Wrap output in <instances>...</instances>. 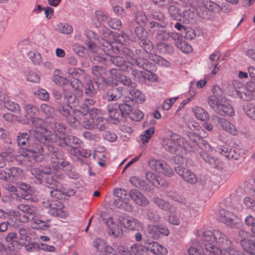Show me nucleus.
I'll use <instances>...</instances> for the list:
<instances>
[{
	"instance_id": "2eb2a0df",
	"label": "nucleus",
	"mask_w": 255,
	"mask_h": 255,
	"mask_svg": "<svg viewBox=\"0 0 255 255\" xmlns=\"http://www.w3.org/2000/svg\"><path fill=\"white\" fill-rule=\"evenodd\" d=\"M110 73L111 77L108 78L106 81V83L108 85L117 86L119 82L125 86H129L131 85L132 82L130 79L126 76L121 75L119 70L112 69L110 70Z\"/></svg>"
},
{
	"instance_id": "9b49d317",
	"label": "nucleus",
	"mask_w": 255,
	"mask_h": 255,
	"mask_svg": "<svg viewBox=\"0 0 255 255\" xmlns=\"http://www.w3.org/2000/svg\"><path fill=\"white\" fill-rule=\"evenodd\" d=\"M54 133L51 134L48 136L47 143L43 144L44 145H54V144L59 145V141L61 139H65L67 136L66 134V126L61 123H55L54 124L53 128Z\"/></svg>"
},
{
	"instance_id": "6e6d98bb",
	"label": "nucleus",
	"mask_w": 255,
	"mask_h": 255,
	"mask_svg": "<svg viewBox=\"0 0 255 255\" xmlns=\"http://www.w3.org/2000/svg\"><path fill=\"white\" fill-rule=\"evenodd\" d=\"M141 47L147 52L151 54L153 50V45L152 43L147 38H145L144 40L140 41Z\"/></svg>"
},
{
	"instance_id": "e2e57ef3",
	"label": "nucleus",
	"mask_w": 255,
	"mask_h": 255,
	"mask_svg": "<svg viewBox=\"0 0 255 255\" xmlns=\"http://www.w3.org/2000/svg\"><path fill=\"white\" fill-rule=\"evenodd\" d=\"M12 215L15 216H18V220L21 222H27L30 220L33 219L34 215L30 216L29 215L24 213H19L16 211H13Z\"/></svg>"
},
{
	"instance_id": "a878e982",
	"label": "nucleus",
	"mask_w": 255,
	"mask_h": 255,
	"mask_svg": "<svg viewBox=\"0 0 255 255\" xmlns=\"http://www.w3.org/2000/svg\"><path fill=\"white\" fill-rule=\"evenodd\" d=\"M6 170L9 171V182H13L21 180L24 176L23 171L19 168L14 167L6 168Z\"/></svg>"
},
{
	"instance_id": "a19ab883",
	"label": "nucleus",
	"mask_w": 255,
	"mask_h": 255,
	"mask_svg": "<svg viewBox=\"0 0 255 255\" xmlns=\"http://www.w3.org/2000/svg\"><path fill=\"white\" fill-rule=\"evenodd\" d=\"M129 94L132 97V100L138 104L142 103L145 100V97L139 90L135 89H130Z\"/></svg>"
},
{
	"instance_id": "f8f14e48",
	"label": "nucleus",
	"mask_w": 255,
	"mask_h": 255,
	"mask_svg": "<svg viewBox=\"0 0 255 255\" xmlns=\"http://www.w3.org/2000/svg\"><path fill=\"white\" fill-rule=\"evenodd\" d=\"M29 135L27 133H19L17 137L18 145L23 149H26V152L21 153L24 157L28 156L30 153H41L44 151V147L38 145L35 149L28 148L29 147Z\"/></svg>"
},
{
	"instance_id": "3c124183",
	"label": "nucleus",
	"mask_w": 255,
	"mask_h": 255,
	"mask_svg": "<svg viewBox=\"0 0 255 255\" xmlns=\"http://www.w3.org/2000/svg\"><path fill=\"white\" fill-rule=\"evenodd\" d=\"M118 108L120 110L122 117H126L127 115H131L132 113V107L127 104H121L118 105Z\"/></svg>"
},
{
	"instance_id": "473e14b6",
	"label": "nucleus",
	"mask_w": 255,
	"mask_h": 255,
	"mask_svg": "<svg viewBox=\"0 0 255 255\" xmlns=\"http://www.w3.org/2000/svg\"><path fill=\"white\" fill-rule=\"evenodd\" d=\"M17 239V234L15 233H9L6 237L5 240L7 242L9 243L7 247L4 248L7 254H12L15 250L14 247L12 245L14 240Z\"/></svg>"
},
{
	"instance_id": "6e6552de",
	"label": "nucleus",
	"mask_w": 255,
	"mask_h": 255,
	"mask_svg": "<svg viewBox=\"0 0 255 255\" xmlns=\"http://www.w3.org/2000/svg\"><path fill=\"white\" fill-rule=\"evenodd\" d=\"M46 148L48 151L47 157L51 163L52 169H62L69 165L68 162L63 159L62 153L58 151L57 148L54 145H44V150Z\"/></svg>"
},
{
	"instance_id": "aec40b11",
	"label": "nucleus",
	"mask_w": 255,
	"mask_h": 255,
	"mask_svg": "<svg viewBox=\"0 0 255 255\" xmlns=\"http://www.w3.org/2000/svg\"><path fill=\"white\" fill-rule=\"evenodd\" d=\"M146 179L153 185L158 188H165L167 186V182L161 177L151 171L145 173Z\"/></svg>"
},
{
	"instance_id": "603ef678",
	"label": "nucleus",
	"mask_w": 255,
	"mask_h": 255,
	"mask_svg": "<svg viewBox=\"0 0 255 255\" xmlns=\"http://www.w3.org/2000/svg\"><path fill=\"white\" fill-rule=\"evenodd\" d=\"M40 109L46 118H50L53 116L54 110L52 107L46 104H42L40 106Z\"/></svg>"
},
{
	"instance_id": "39448f33",
	"label": "nucleus",
	"mask_w": 255,
	"mask_h": 255,
	"mask_svg": "<svg viewBox=\"0 0 255 255\" xmlns=\"http://www.w3.org/2000/svg\"><path fill=\"white\" fill-rule=\"evenodd\" d=\"M127 52V58L128 60L131 59L130 63H132L131 74L139 82H143L146 79H150V75L153 78L154 80L156 79V76L154 75L147 69L148 66V61L146 59H143L141 57L133 59L131 58V52L128 49L126 48L125 52Z\"/></svg>"
},
{
	"instance_id": "7c9ffc66",
	"label": "nucleus",
	"mask_w": 255,
	"mask_h": 255,
	"mask_svg": "<svg viewBox=\"0 0 255 255\" xmlns=\"http://www.w3.org/2000/svg\"><path fill=\"white\" fill-rule=\"evenodd\" d=\"M17 186L19 189L23 191L21 195H19L18 193H16L18 196L21 197L26 200H29L32 198L30 193L31 190L29 185L24 183L20 182L17 184Z\"/></svg>"
},
{
	"instance_id": "20e7f679",
	"label": "nucleus",
	"mask_w": 255,
	"mask_h": 255,
	"mask_svg": "<svg viewBox=\"0 0 255 255\" xmlns=\"http://www.w3.org/2000/svg\"><path fill=\"white\" fill-rule=\"evenodd\" d=\"M162 145L166 150L175 155L173 160L176 164H181L186 160L184 157L186 154L184 139L179 135L172 133L170 137L164 138Z\"/></svg>"
},
{
	"instance_id": "5701e85b",
	"label": "nucleus",
	"mask_w": 255,
	"mask_h": 255,
	"mask_svg": "<svg viewBox=\"0 0 255 255\" xmlns=\"http://www.w3.org/2000/svg\"><path fill=\"white\" fill-rule=\"evenodd\" d=\"M146 249L147 255H148V252L156 255H165L167 253V250L165 248L155 242L148 243L146 245Z\"/></svg>"
},
{
	"instance_id": "864d4df0",
	"label": "nucleus",
	"mask_w": 255,
	"mask_h": 255,
	"mask_svg": "<svg viewBox=\"0 0 255 255\" xmlns=\"http://www.w3.org/2000/svg\"><path fill=\"white\" fill-rule=\"evenodd\" d=\"M146 218L153 222H158L161 220L160 215L156 211L148 210L145 214Z\"/></svg>"
},
{
	"instance_id": "13d9d810",
	"label": "nucleus",
	"mask_w": 255,
	"mask_h": 255,
	"mask_svg": "<svg viewBox=\"0 0 255 255\" xmlns=\"http://www.w3.org/2000/svg\"><path fill=\"white\" fill-rule=\"evenodd\" d=\"M94 247L100 252H102L107 246L106 242L101 238H97L93 242Z\"/></svg>"
},
{
	"instance_id": "9d476101",
	"label": "nucleus",
	"mask_w": 255,
	"mask_h": 255,
	"mask_svg": "<svg viewBox=\"0 0 255 255\" xmlns=\"http://www.w3.org/2000/svg\"><path fill=\"white\" fill-rule=\"evenodd\" d=\"M30 121H31L33 126L36 128L35 130L36 138L42 144L47 143L48 136L51 131H49L46 128L43 120L36 117H33Z\"/></svg>"
},
{
	"instance_id": "f03ea898",
	"label": "nucleus",
	"mask_w": 255,
	"mask_h": 255,
	"mask_svg": "<svg viewBox=\"0 0 255 255\" xmlns=\"http://www.w3.org/2000/svg\"><path fill=\"white\" fill-rule=\"evenodd\" d=\"M82 109L73 110L69 105H65L61 110V114L65 117L68 124L72 127L77 128L82 124L85 128H94L95 119H97L100 111L94 109L88 113L87 105Z\"/></svg>"
},
{
	"instance_id": "4468645a",
	"label": "nucleus",
	"mask_w": 255,
	"mask_h": 255,
	"mask_svg": "<svg viewBox=\"0 0 255 255\" xmlns=\"http://www.w3.org/2000/svg\"><path fill=\"white\" fill-rule=\"evenodd\" d=\"M46 204L45 207L48 208V213L50 215L62 218H65L68 215V213L64 210L63 204L59 201L53 200L48 202H44Z\"/></svg>"
},
{
	"instance_id": "c03bdc74",
	"label": "nucleus",
	"mask_w": 255,
	"mask_h": 255,
	"mask_svg": "<svg viewBox=\"0 0 255 255\" xmlns=\"http://www.w3.org/2000/svg\"><path fill=\"white\" fill-rule=\"evenodd\" d=\"M130 250L134 255H147L146 246L134 244L131 246Z\"/></svg>"
},
{
	"instance_id": "bf43d9fd",
	"label": "nucleus",
	"mask_w": 255,
	"mask_h": 255,
	"mask_svg": "<svg viewBox=\"0 0 255 255\" xmlns=\"http://www.w3.org/2000/svg\"><path fill=\"white\" fill-rule=\"evenodd\" d=\"M135 33L140 41L148 37V32L141 26H137L135 29Z\"/></svg>"
},
{
	"instance_id": "79ce46f5",
	"label": "nucleus",
	"mask_w": 255,
	"mask_h": 255,
	"mask_svg": "<svg viewBox=\"0 0 255 255\" xmlns=\"http://www.w3.org/2000/svg\"><path fill=\"white\" fill-rule=\"evenodd\" d=\"M243 109L248 118L255 121V104H247L244 105Z\"/></svg>"
},
{
	"instance_id": "8fccbe9b",
	"label": "nucleus",
	"mask_w": 255,
	"mask_h": 255,
	"mask_svg": "<svg viewBox=\"0 0 255 255\" xmlns=\"http://www.w3.org/2000/svg\"><path fill=\"white\" fill-rule=\"evenodd\" d=\"M18 210L22 213L29 215L30 216L34 215L36 213V209L33 207H30L28 205L20 204L18 206Z\"/></svg>"
},
{
	"instance_id": "0e129e2a",
	"label": "nucleus",
	"mask_w": 255,
	"mask_h": 255,
	"mask_svg": "<svg viewBox=\"0 0 255 255\" xmlns=\"http://www.w3.org/2000/svg\"><path fill=\"white\" fill-rule=\"evenodd\" d=\"M157 49L162 53H172L173 52L172 47L164 42H158L156 45Z\"/></svg>"
},
{
	"instance_id": "72a5a7b5",
	"label": "nucleus",
	"mask_w": 255,
	"mask_h": 255,
	"mask_svg": "<svg viewBox=\"0 0 255 255\" xmlns=\"http://www.w3.org/2000/svg\"><path fill=\"white\" fill-rule=\"evenodd\" d=\"M200 155L206 162L211 165L213 167L218 168L221 166V162L220 160L210 156L205 151H201Z\"/></svg>"
},
{
	"instance_id": "49530a36",
	"label": "nucleus",
	"mask_w": 255,
	"mask_h": 255,
	"mask_svg": "<svg viewBox=\"0 0 255 255\" xmlns=\"http://www.w3.org/2000/svg\"><path fill=\"white\" fill-rule=\"evenodd\" d=\"M33 94L36 97L42 101H47L49 98L48 92L42 88H38L36 89L33 92Z\"/></svg>"
},
{
	"instance_id": "ddd939ff",
	"label": "nucleus",
	"mask_w": 255,
	"mask_h": 255,
	"mask_svg": "<svg viewBox=\"0 0 255 255\" xmlns=\"http://www.w3.org/2000/svg\"><path fill=\"white\" fill-rule=\"evenodd\" d=\"M204 248L202 249V252L197 244L191 247L188 249L190 255H222V251L214 245L206 243L204 242Z\"/></svg>"
},
{
	"instance_id": "680f3d73",
	"label": "nucleus",
	"mask_w": 255,
	"mask_h": 255,
	"mask_svg": "<svg viewBox=\"0 0 255 255\" xmlns=\"http://www.w3.org/2000/svg\"><path fill=\"white\" fill-rule=\"evenodd\" d=\"M148 58L154 61L155 63H156L157 64L167 67L169 66V62L162 58L161 57L157 56L156 55H150Z\"/></svg>"
},
{
	"instance_id": "b1692460",
	"label": "nucleus",
	"mask_w": 255,
	"mask_h": 255,
	"mask_svg": "<svg viewBox=\"0 0 255 255\" xmlns=\"http://www.w3.org/2000/svg\"><path fill=\"white\" fill-rule=\"evenodd\" d=\"M218 122L223 130L234 135L238 134V131L236 127L230 121L222 118H219Z\"/></svg>"
},
{
	"instance_id": "ea45409f",
	"label": "nucleus",
	"mask_w": 255,
	"mask_h": 255,
	"mask_svg": "<svg viewBox=\"0 0 255 255\" xmlns=\"http://www.w3.org/2000/svg\"><path fill=\"white\" fill-rule=\"evenodd\" d=\"M65 97L67 98V104H65L63 105H62L59 108V111L61 112V110H62L63 106L65 105H69L70 107H71V108L73 109V107L76 108L77 107H78L79 108V106L78 102L79 100L76 98L75 95L70 93L69 95H65Z\"/></svg>"
},
{
	"instance_id": "37998d69",
	"label": "nucleus",
	"mask_w": 255,
	"mask_h": 255,
	"mask_svg": "<svg viewBox=\"0 0 255 255\" xmlns=\"http://www.w3.org/2000/svg\"><path fill=\"white\" fill-rule=\"evenodd\" d=\"M154 131V128L152 127L143 131L142 133L140 135V138L143 144L149 142L150 139L153 135Z\"/></svg>"
},
{
	"instance_id": "09e8293b",
	"label": "nucleus",
	"mask_w": 255,
	"mask_h": 255,
	"mask_svg": "<svg viewBox=\"0 0 255 255\" xmlns=\"http://www.w3.org/2000/svg\"><path fill=\"white\" fill-rule=\"evenodd\" d=\"M163 162L159 160L151 158L148 160V165L152 170L159 172H160L161 166H163Z\"/></svg>"
},
{
	"instance_id": "423d86ee",
	"label": "nucleus",
	"mask_w": 255,
	"mask_h": 255,
	"mask_svg": "<svg viewBox=\"0 0 255 255\" xmlns=\"http://www.w3.org/2000/svg\"><path fill=\"white\" fill-rule=\"evenodd\" d=\"M218 87L214 86L213 88L214 95L209 97L207 102L210 107L215 110L217 113L221 116H228L233 117L235 115V111L229 103L225 98L221 95H215V90Z\"/></svg>"
},
{
	"instance_id": "a18cd8bd",
	"label": "nucleus",
	"mask_w": 255,
	"mask_h": 255,
	"mask_svg": "<svg viewBox=\"0 0 255 255\" xmlns=\"http://www.w3.org/2000/svg\"><path fill=\"white\" fill-rule=\"evenodd\" d=\"M27 55L31 62L35 65H39L42 62V56L37 51H30L28 52Z\"/></svg>"
},
{
	"instance_id": "f704fd0d",
	"label": "nucleus",
	"mask_w": 255,
	"mask_h": 255,
	"mask_svg": "<svg viewBox=\"0 0 255 255\" xmlns=\"http://www.w3.org/2000/svg\"><path fill=\"white\" fill-rule=\"evenodd\" d=\"M0 156L5 163L6 161L12 162L15 159V151L12 147H8L5 151L0 152Z\"/></svg>"
},
{
	"instance_id": "dca6fc26",
	"label": "nucleus",
	"mask_w": 255,
	"mask_h": 255,
	"mask_svg": "<svg viewBox=\"0 0 255 255\" xmlns=\"http://www.w3.org/2000/svg\"><path fill=\"white\" fill-rule=\"evenodd\" d=\"M219 218L221 222L231 227H234L240 222L236 215L225 209L220 211Z\"/></svg>"
},
{
	"instance_id": "774afa93",
	"label": "nucleus",
	"mask_w": 255,
	"mask_h": 255,
	"mask_svg": "<svg viewBox=\"0 0 255 255\" xmlns=\"http://www.w3.org/2000/svg\"><path fill=\"white\" fill-rule=\"evenodd\" d=\"M130 182L138 188L144 187L145 182L144 180L140 179L139 177L137 176H132L129 179Z\"/></svg>"
},
{
	"instance_id": "4d7b16f0",
	"label": "nucleus",
	"mask_w": 255,
	"mask_h": 255,
	"mask_svg": "<svg viewBox=\"0 0 255 255\" xmlns=\"http://www.w3.org/2000/svg\"><path fill=\"white\" fill-rule=\"evenodd\" d=\"M107 22L110 27L118 30L120 29L122 25L121 20L118 18H111L109 17Z\"/></svg>"
},
{
	"instance_id": "4c0bfd02",
	"label": "nucleus",
	"mask_w": 255,
	"mask_h": 255,
	"mask_svg": "<svg viewBox=\"0 0 255 255\" xmlns=\"http://www.w3.org/2000/svg\"><path fill=\"white\" fill-rule=\"evenodd\" d=\"M51 188L53 189V190L50 191V195L52 197L57 199H60L63 197L64 196V187L62 186L61 183L56 184L55 187L52 186Z\"/></svg>"
},
{
	"instance_id": "f257e3e1",
	"label": "nucleus",
	"mask_w": 255,
	"mask_h": 255,
	"mask_svg": "<svg viewBox=\"0 0 255 255\" xmlns=\"http://www.w3.org/2000/svg\"><path fill=\"white\" fill-rule=\"evenodd\" d=\"M127 39V36L123 32H121V34L119 35H114L111 30L106 29L102 35L100 47H98L95 42L90 40L86 43L87 51L90 53H97L102 50L104 52V54L102 56L95 55L94 58L95 62L107 64L110 62L120 67L122 71H129L132 69V63L129 61H125L122 57L115 56L114 54H116L119 51V49L117 47L114 48L113 45L115 42L123 45L125 44Z\"/></svg>"
},
{
	"instance_id": "de8ad7c7",
	"label": "nucleus",
	"mask_w": 255,
	"mask_h": 255,
	"mask_svg": "<svg viewBox=\"0 0 255 255\" xmlns=\"http://www.w3.org/2000/svg\"><path fill=\"white\" fill-rule=\"evenodd\" d=\"M4 105L8 110L13 113H19L21 111L19 105L15 102L10 101L9 99L4 103Z\"/></svg>"
},
{
	"instance_id": "58836bf2",
	"label": "nucleus",
	"mask_w": 255,
	"mask_h": 255,
	"mask_svg": "<svg viewBox=\"0 0 255 255\" xmlns=\"http://www.w3.org/2000/svg\"><path fill=\"white\" fill-rule=\"evenodd\" d=\"M114 205L117 208L127 211H130L132 206L129 204L128 199H117L114 202Z\"/></svg>"
},
{
	"instance_id": "412c9836",
	"label": "nucleus",
	"mask_w": 255,
	"mask_h": 255,
	"mask_svg": "<svg viewBox=\"0 0 255 255\" xmlns=\"http://www.w3.org/2000/svg\"><path fill=\"white\" fill-rule=\"evenodd\" d=\"M239 96L243 100L250 101L255 97V85L254 84H249L244 88L243 91L238 92Z\"/></svg>"
},
{
	"instance_id": "2f4dec72",
	"label": "nucleus",
	"mask_w": 255,
	"mask_h": 255,
	"mask_svg": "<svg viewBox=\"0 0 255 255\" xmlns=\"http://www.w3.org/2000/svg\"><path fill=\"white\" fill-rule=\"evenodd\" d=\"M56 31L63 34H69L73 31V26L66 22H60L56 24L55 27Z\"/></svg>"
},
{
	"instance_id": "f3484780",
	"label": "nucleus",
	"mask_w": 255,
	"mask_h": 255,
	"mask_svg": "<svg viewBox=\"0 0 255 255\" xmlns=\"http://www.w3.org/2000/svg\"><path fill=\"white\" fill-rule=\"evenodd\" d=\"M24 110L26 115L17 117V121L27 125L33 117H36L39 112V109L33 105L28 104L24 106Z\"/></svg>"
},
{
	"instance_id": "a211bd4d",
	"label": "nucleus",
	"mask_w": 255,
	"mask_h": 255,
	"mask_svg": "<svg viewBox=\"0 0 255 255\" xmlns=\"http://www.w3.org/2000/svg\"><path fill=\"white\" fill-rule=\"evenodd\" d=\"M183 163L178 164L175 167L176 173L185 181L191 184H195L197 181V177L196 175L190 170L183 167Z\"/></svg>"
},
{
	"instance_id": "e433bc0d",
	"label": "nucleus",
	"mask_w": 255,
	"mask_h": 255,
	"mask_svg": "<svg viewBox=\"0 0 255 255\" xmlns=\"http://www.w3.org/2000/svg\"><path fill=\"white\" fill-rule=\"evenodd\" d=\"M188 136L190 140L199 148L203 149V146H206L205 141L197 133L191 132Z\"/></svg>"
},
{
	"instance_id": "c756f323",
	"label": "nucleus",
	"mask_w": 255,
	"mask_h": 255,
	"mask_svg": "<svg viewBox=\"0 0 255 255\" xmlns=\"http://www.w3.org/2000/svg\"><path fill=\"white\" fill-rule=\"evenodd\" d=\"M195 117L198 120L202 121H207L209 119L208 113L202 108L199 106H195L192 109Z\"/></svg>"
},
{
	"instance_id": "69168bd1",
	"label": "nucleus",
	"mask_w": 255,
	"mask_h": 255,
	"mask_svg": "<svg viewBox=\"0 0 255 255\" xmlns=\"http://www.w3.org/2000/svg\"><path fill=\"white\" fill-rule=\"evenodd\" d=\"M125 91V89L123 87H119L117 88L113 93L110 95L111 98V100L117 101L120 99L123 95V92Z\"/></svg>"
},
{
	"instance_id": "052dcab7",
	"label": "nucleus",
	"mask_w": 255,
	"mask_h": 255,
	"mask_svg": "<svg viewBox=\"0 0 255 255\" xmlns=\"http://www.w3.org/2000/svg\"><path fill=\"white\" fill-rule=\"evenodd\" d=\"M220 250V249H219ZM222 255H244L242 252L237 250L231 242V246L227 250H223Z\"/></svg>"
},
{
	"instance_id": "6ab92c4d",
	"label": "nucleus",
	"mask_w": 255,
	"mask_h": 255,
	"mask_svg": "<svg viewBox=\"0 0 255 255\" xmlns=\"http://www.w3.org/2000/svg\"><path fill=\"white\" fill-rule=\"evenodd\" d=\"M239 234L241 237L244 238L241 241V245L243 249L251 255H255V243L246 238H248L250 234L243 230L240 231Z\"/></svg>"
},
{
	"instance_id": "5fc2aeb1",
	"label": "nucleus",
	"mask_w": 255,
	"mask_h": 255,
	"mask_svg": "<svg viewBox=\"0 0 255 255\" xmlns=\"http://www.w3.org/2000/svg\"><path fill=\"white\" fill-rule=\"evenodd\" d=\"M176 45L178 48L184 53H189L192 50L191 46L185 40L177 42Z\"/></svg>"
},
{
	"instance_id": "7ed1b4c3",
	"label": "nucleus",
	"mask_w": 255,
	"mask_h": 255,
	"mask_svg": "<svg viewBox=\"0 0 255 255\" xmlns=\"http://www.w3.org/2000/svg\"><path fill=\"white\" fill-rule=\"evenodd\" d=\"M106 224L109 228V234L115 237H121L123 235L121 225L130 231H138L143 228V225L137 219L129 216H125L120 220L116 216L110 217Z\"/></svg>"
},
{
	"instance_id": "338daca9",
	"label": "nucleus",
	"mask_w": 255,
	"mask_h": 255,
	"mask_svg": "<svg viewBox=\"0 0 255 255\" xmlns=\"http://www.w3.org/2000/svg\"><path fill=\"white\" fill-rule=\"evenodd\" d=\"M148 231L149 236L152 239H158L159 238V233L157 225L149 226Z\"/></svg>"
},
{
	"instance_id": "cd10ccee",
	"label": "nucleus",
	"mask_w": 255,
	"mask_h": 255,
	"mask_svg": "<svg viewBox=\"0 0 255 255\" xmlns=\"http://www.w3.org/2000/svg\"><path fill=\"white\" fill-rule=\"evenodd\" d=\"M218 152L222 155L225 156L228 158H232L237 159L239 156L238 151H236L235 149H229L226 146L223 145L220 146L218 148Z\"/></svg>"
},
{
	"instance_id": "393cba45",
	"label": "nucleus",
	"mask_w": 255,
	"mask_h": 255,
	"mask_svg": "<svg viewBox=\"0 0 255 255\" xmlns=\"http://www.w3.org/2000/svg\"><path fill=\"white\" fill-rule=\"evenodd\" d=\"M61 140L59 141V146L62 147L66 146L78 147L82 143L80 139L72 135H67L65 139Z\"/></svg>"
},
{
	"instance_id": "c85d7f7f",
	"label": "nucleus",
	"mask_w": 255,
	"mask_h": 255,
	"mask_svg": "<svg viewBox=\"0 0 255 255\" xmlns=\"http://www.w3.org/2000/svg\"><path fill=\"white\" fill-rule=\"evenodd\" d=\"M153 202L157 206L162 210L169 212H173L175 211V208L173 206L170 205L169 202L165 201L162 198L154 197L153 199Z\"/></svg>"
},
{
	"instance_id": "c9c22d12",
	"label": "nucleus",
	"mask_w": 255,
	"mask_h": 255,
	"mask_svg": "<svg viewBox=\"0 0 255 255\" xmlns=\"http://www.w3.org/2000/svg\"><path fill=\"white\" fill-rule=\"evenodd\" d=\"M92 73L96 79L100 81H105L106 83L107 80L105 79L104 75L106 73V69L104 67L95 66L92 68Z\"/></svg>"
},
{
	"instance_id": "0eeeda50",
	"label": "nucleus",
	"mask_w": 255,
	"mask_h": 255,
	"mask_svg": "<svg viewBox=\"0 0 255 255\" xmlns=\"http://www.w3.org/2000/svg\"><path fill=\"white\" fill-rule=\"evenodd\" d=\"M203 242L212 245L211 243L215 242L219 246L218 248L221 250H227L231 246V241L228 237L219 230L206 231L203 233Z\"/></svg>"
},
{
	"instance_id": "bb28decb",
	"label": "nucleus",
	"mask_w": 255,
	"mask_h": 255,
	"mask_svg": "<svg viewBox=\"0 0 255 255\" xmlns=\"http://www.w3.org/2000/svg\"><path fill=\"white\" fill-rule=\"evenodd\" d=\"M118 109V105L117 104H110L107 106L110 118L115 121V123L118 122L122 117Z\"/></svg>"
},
{
	"instance_id": "4be33fe9",
	"label": "nucleus",
	"mask_w": 255,
	"mask_h": 255,
	"mask_svg": "<svg viewBox=\"0 0 255 255\" xmlns=\"http://www.w3.org/2000/svg\"><path fill=\"white\" fill-rule=\"evenodd\" d=\"M129 195L135 203L139 206L143 207L149 204L147 198L138 190H131L129 191Z\"/></svg>"
},
{
	"instance_id": "1a4fd4ad",
	"label": "nucleus",
	"mask_w": 255,
	"mask_h": 255,
	"mask_svg": "<svg viewBox=\"0 0 255 255\" xmlns=\"http://www.w3.org/2000/svg\"><path fill=\"white\" fill-rule=\"evenodd\" d=\"M32 174L36 178L37 183H46L47 185L60 184L59 181L56 180V176L51 174V168H45V170H41L39 168L34 167L31 169Z\"/></svg>"
}]
</instances>
